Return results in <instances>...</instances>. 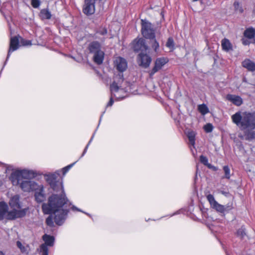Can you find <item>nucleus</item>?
<instances>
[{"label":"nucleus","mask_w":255,"mask_h":255,"mask_svg":"<svg viewBox=\"0 0 255 255\" xmlns=\"http://www.w3.org/2000/svg\"><path fill=\"white\" fill-rule=\"evenodd\" d=\"M227 99L237 106H240L243 104V99L239 96L228 94L227 95Z\"/></svg>","instance_id":"19"},{"label":"nucleus","mask_w":255,"mask_h":255,"mask_svg":"<svg viewBox=\"0 0 255 255\" xmlns=\"http://www.w3.org/2000/svg\"><path fill=\"white\" fill-rule=\"evenodd\" d=\"M114 97V96H111L110 101L107 105V107H111L113 105L114 102V100H113Z\"/></svg>","instance_id":"40"},{"label":"nucleus","mask_w":255,"mask_h":255,"mask_svg":"<svg viewBox=\"0 0 255 255\" xmlns=\"http://www.w3.org/2000/svg\"><path fill=\"white\" fill-rule=\"evenodd\" d=\"M114 67L116 70L119 72L117 74H123L128 68V63L127 60L121 57H117L114 61ZM115 74H116V73ZM115 75H114L115 76Z\"/></svg>","instance_id":"10"},{"label":"nucleus","mask_w":255,"mask_h":255,"mask_svg":"<svg viewBox=\"0 0 255 255\" xmlns=\"http://www.w3.org/2000/svg\"><path fill=\"white\" fill-rule=\"evenodd\" d=\"M87 151V150H86V149H84V151L83 152V153H82L81 156L80 157V158L83 157L85 154V153H86Z\"/></svg>","instance_id":"46"},{"label":"nucleus","mask_w":255,"mask_h":255,"mask_svg":"<svg viewBox=\"0 0 255 255\" xmlns=\"http://www.w3.org/2000/svg\"><path fill=\"white\" fill-rule=\"evenodd\" d=\"M16 246L17 248L20 250V252L22 254H27L28 251L27 250L28 246H24L20 241H18L16 242Z\"/></svg>","instance_id":"27"},{"label":"nucleus","mask_w":255,"mask_h":255,"mask_svg":"<svg viewBox=\"0 0 255 255\" xmlns=\"http://www.w3.org/2000/svg\"><path fill=\"white\" fill-rule=\"evenodd\" d=\"M221 46L223 50L228 52L233 49V46L230 40L227 38H224L221 41Z\"/></svg>","instance_id":"23"},{"label":"nucleus","mask_w":255,"mask_h":255,"mask_svg":"<svg viewBox=\"0 0 255 255\" xmlns=\"http://www.w3.org/2000/svg\"><path fill=\"white\" fill-rule=\"evenodd\" d=\"M234 6L236 11L239 12L240 13H242L243 12L244 10L238 1H235L234 3Z\"/></svg>","instance_id":"32"},{"label":"nucleus","mask_w":255,"mask_h":255,"mask_svg":"<svg viewBox=\"0 0 255 255\" xmlns=\"http://www.w3.org/2000/svg\"><path fill=\"white\" fill-rule=\"evenodd\" d=\"M0 255H5V254L3 252L0 251Z\"/></svg>","instance_id":"49"},{"label":"nucleus","mask_w":255,"mask_h":255,"mask_svg":"<svg viewBox=\"0 0 255 255\" xmlns=\"http://www.w3.org/2000/svg\"><path fill=\"white\" fill-rule=\"evenodd\" d=\"M89 145L87 144V145L86 146V147L85 148V149L87 150L89 147Z\"/></svg>","instance_id":"51"},{"label":"nucleus","mask_w":255,"mask_h":255,"mask_svg":"<svg viewBox=\"0 0 255 255\" xmlns=\"http://www.w3.org/2000/svg\"><path fill=\"white\" fill-rule=\"evenodd\" d=\"M21 43L23 46H28V45H31V41L29 40H25L24 39H22L21 40Z\"/></svg>","instance_id":"37"},{"label":"nucleus","mask_w":255,"mask_h":255,"mask_svg":"<svg viewBox=\"0 0 255 255\" xmlns=\"http://www.w3.org/2000/svg\"><path fill=\"white\" fill-rule=\"evenodd\" d=\"M206 198L210 203L211 207L220 213L225 214L226 212H228L233 208L232 205L228 204L224 206L219 204L216 201L214 196L211 194H208L206 196Z\"/></svg>","instance_id":"6"},{"label":"nucleus","mask_w":255,"mask_h":255,"mask_svg":"<svg viewBox=\"0 0 255 255\" xmlns=\"http://www.w3.org/2000/svg\"><path fill=\"white\" fill-rule=\"evenodd\" d=\"M88 49L90 53L94 54L102 50L101 44L96 41H92L89 43Z\"/></svg>","instance_id":"18"},{"label":"nucleus","mask_w":255,"mask_h":255,"mask_svg":"<svg viewBox=\"0 0 255 255\" xmlns=\"http://www.w3.org/2000/svg\"><path fill=\"white\" fill-rule=\"evenodd\" d=\"M94 135H95V133L93 134L92 137L91 138V139H90L91 141L93 140Z\"/></svg>","instance_id":"50"},{"label":"nucleus","mask_w":255,"mask_h":255,"mask_svg":"<svg viewBox=\"0 0 255 255\" xmlns=\"http://www.w3.org/2000/svg\"><path fill=\"white\" fill-rule=\"evenodd\" d=\"M9 205L12 210H20L21 204L20 202V197L18 195H15L9 200Z\"/></svg>","instance_id":"16"},{"label":"nucleus","mask_w":255,"mask_h":255,"mask_svg":"<svg viewBox=\"0 0 255 255\" xmlns=\"http://www.w3.org/2000/svg\"><path fill=\"white\" fill-rule=\"evenodd\" d=\"M8 207L4 202H0V221L6 219L9 220H13L17 218H20L24 217L29 208H24L20 210H12L8 211Z\"/></svg>","instance_id":"4"},{"label":"nucleus","mask_w":255,"mask_h":255,"mask_svg":"<svg viewBox=\"0 0 255 255\" xmlns=\"http://www.w3.org/2000/svg\"><path fill=\"white\" fill-rule=\"evenodd\" d=\"M208 168L212 169L213 171H216L218 170V167L215 166L211 164L208 165Z\"/></svg>","instance_id":"41"},{"label":"nucleus","mask_w":255,"mask_h":255,"mask_svg":"<svg viewBox=\"0 0 255 255\" xmlns=\"http://www.w3.org/2000/svg\"><path fill=\"white\" fill-rule=\"evenodd\" d=\"M141 34L146 39L155 38V29L151 22L146 19H141Z\"/></svg>","instance_id":"8"},{"label":"nucleus","mask_w":255,"mask_h":255,"mask_svg":"<svg viewBox=\"0 0 255 255\" xmlns=\"http://www.w3.org/2000/svg\"><path fill=\"white\" fill-rule=\"evenodd\" d=\"M39 0H31V5L34 8H37L40 5Z\"/></svg>","instance_id":"38"},{"label":"nucleus","mask_w":255,"mask_h":255,"mask_svg":"<svg viewBox=\"0 0 255 255\" xmlns=\"http://www.w3.org/2000/svg\"><path fill=\"white\" fill-rule=\"evenodd\" d=\"M77 162V161H75V162L63 168L62 169V171L63 173V175H65L68 171L70 169V168Z\"/></svg>","instance_id":"34"},{"label":"nucleus","mask_w":255,"mask_h":255,"mask_svg":"<svg viewBox=\"0 0 255 255\" xmlns=\"http://www.w3.org/2000/svg\"><path fill=\"white\" fill-rule=\"evenodd\" d=\"M237 235L241 239H243L246 236L245 228L244 227H242L237 231Z\"/></svg>","instance_id":"31"},{"label":"nucleus","mask_w":255,"mask_h":255,"mask_svg":"<svg viewBox=\"0 0 255 255\" xmlns=\"http://www.w3.org/2000/svg\"><path fill=\"white\" fill-rule=\"evenodd\" d=\"M150 44L152 47V48L154 50V51L157 53L159 50V44L157 41L156 40L155 38L154 39H149Z\"/></svg>","instance_id":"26"},{"label":"nucleus","mask_w":255,"mask_h":255,"mask_svg":"<svg viewBox=\"0 0 255 255\" xmlns=\"http://www.w3.org/2000/svg\"><path fill=\"white\" fill-rule=\"evenodd\" d=\"M227 255H229L228 253H227Z\"/></svg>","instance_id":"57"},{"label":"nucleus","mask_w":255,"mask_h":255,"mask_svg":"<svg viewBox=\"0 0 255 255\" xmlns=\"http://www.w3.org/2000/svg\"><path fill=\"white\" fill-rule=\"evenodd\" d=\"M96 1L93 0H84L83 12L87 15H91L95 11V3Z\"/></svg>","instance_id":"12"},{"label":"nucleus","mask_w":255,"mask_h":255,"mask_svg":"<svg viewBox=\"0 0 255 255\" xmlns=\"http://www.w3.org/2000/svg\"><path fill=\"white\" fill-rule=\"evenodd\" d=\"M97 33L100 34V35H104L107 33V30L105 28H102L99 29L97 31Z\"/></svg>","instance_id":"39"},{"label":"nucleus","mask_w":255,"mask_h":255,"mask_svg":"<svg viewBox=\"0 0 255 255\" xmlns=\"http://www.w3.org/2000/svg\"><path fill=\"white\" fill-rule=\"evenodd\" d=\"M223 169L225 174L224 176L222 177V179L226 178L227 179H230L231 177V170L228 165L224 166Z\"/></svg>","instance_id":"28"},{"label":"nucleus","mask_w":255,"mask_h":255,"mask_svg":"<svg viewBox=\"0 0 255 255\" xmlns=\"http://www.w3.org/2000/svg\"><path fill=\"white\" fill-rule=\"evenodd\" d=\"M60 171L57 170L52 173L44 175L46 182L51 188L59 194H53L48 198V202L42 205L44 214L50 215L46 219V224L50 227H54V223L62 226L67 218L69 210L67 205L69 202L64 192L63 179L60 178Z\"/></svg>","instance_id":"1"},{"label":"nucleus","mask_w":255,"mask_h":255,"mask_svg":"<svg viewBox=\"0 0 255 255\" xmlns=\"http://www.w3.org/2000/svg\"><path fill=\"white\" fill-rule=\"evenodd\" d=\"M180 213V210L177 211H176V212H174V213H173L172 214H171V215H170V217H172V216H174V215H176L179 214Z\"/></svg>","instance_id":"44"},{"label":"nucleus","mask_w":255,"mask_h":255,"mask_svg":"<svg viewBox=\"0 0 255 255\" xmlns=\"http://www.w3.org/2000/svg\"><path fill=\"white\" fill-rule=\"evenodd\" d=\"M213 126L211 124H207L204 127V129L206 132H210L213 130Z\"/></svg>","instance_id":"36"},{"label":"nucleus","mask_w":255,"mask_h":255,"mask_svg":"<svg viewBox=\"0 0 255 255\" xmlns=\"http://www.w3.org/2000/svg\"><path fill=\"white\" fill-rule=\"evenodd\" d=\"M137 62L139 66L146 68L149 67L151 62V58L147 54V51L141 52L138 54Z\"/></svg>","instance_id":"11"},{"label":"nucleus","mask_w":255,"mask_h":255,"mask_svg":"<svg viewBox=\"0 0 255 255\" xmlns=\"http://www.w3.org/2000/svg\"><path fill=\"white\" fill-rule=\"evenodd\" d=\"M71 209L72 211H73L74 212H76V211L81 212H82V213L85 214L86 215H88V216H89L90 217H91V215L90 214L82 211V210H81L80 209L78 208V207H77L75 205H72L71 207Z\"/></svg>","instance_id":"35"},{"label":"nucleus","mask_w":255,"mask_h":255,"mask_svg":"<svg viewBox=\"0 0 255 255\" xmlns=\"http://www.w3.org/2000/svg\"><path fill=\"white\" fill-rule=\"evenodd\" d=\"M87 151V150H86V149H84V151L83 152V153H82L81 156L80 157V158L83 157L85 154V153H86Z\"/></svg>","instance_id":"47"},{"label":"nucleus","mask_w":255,"mask_h":255,"mask_svg":"<svg viewBox=\"0 0 255 255\" xmlns=\"http://www.w3.org/2000/svg\"><path fill=\"white\" fill-rule=\"evenodd\" d=\"M167 57H160L157 58L154 63V66L151 70L150 75H153L155 73L160 70L168 62Z\"/></svg>","instance_id":"13"},{"label":"nucleus","mask_w":255,"mask_h":255,"mask_svg":"<svg viewBox=\"0 0 255 255\" xmlns=\"http://www.w3.org/2000/svg\"><path fill=\"white\" fill-rule=\"evenodd\" d=\"M7 61H6V60H5V62H4V64L3 66H4L5 65L6 63V62H7ZM3 68H4V67H2V69H3Z\"/></svg>","instance_id":"54"},{"label":"nucleus","mask_w":255,"mask_h":255,"mask_svg":"<svg viewBox=\"0 0 255 255\" xmlns=\"http://www.w3.org/2000/svg\"><path fill=\"white\" fill-rule=\"evenodd\" d=\"M104 52L102 50L94 54L93 60L94 62L98 65L101 64L104 59Z\"/></svg>","instance_id":"21"},{"label":"nucleus","mask_w":255,"mask_h":255,"mask_svg":"<svg viewBox=\"0 0 255 255\" xmlns=\"http://www.w3.org/2000/svg\"><path fill=\"white\" fill-rule=\"evenodd\" d=\"M133 49L134 51H146L148 46L145 44V40L143 38L135 39L133 42Z\"/></svg>","instance_id":"14"},{"label":"nucleus","mask_w":255,"mask_h":255,"mask_svg":"<svg viewBox=\"0 0 255 255\" xmlns=\"http://www.w3.org/2000/svg\"><path fill=\"white\" fill-rule=\"evenodd\" d=\"M36 176V173L31 170H16L11 173L9 179L14 186H17L21 180H30Z\"/></svg>","instance_id":"5"},{"label":"nucleus","mask_w":255,"mask_h":255,"mask_svg":"<svg viewBox=\"0 0 255 255\" xmlns=\"http://www.w3.org/2000/svg\"><path fill=\"white\" fill-rule=\"evenodd\" d=\"M18 185L24 192H30L36 189L38 185L36 182L30 180H21Z\"/></svg>","instance_id":"9"},{"label":"nucleus","mask_w":255,"mask_h":255,"mask_svg":"<svg viewBox=\"0 0 255 255\" xmlns=\"http://www.w3.org/2000/svg\"><path fill=\"white\" fill-rule=\"evenodd\" d=\"M200 161L204 165L206 166L207 167L208 166V165L210 164L208 163V159L207 157L203 155H201L200 156Z\"/></svg>","instance_id":"33"},{"label":"nucleus","mask_w":255,"mask_h":255,"mask_svg":"<svg viewBox=\"0 0 255 255\" xmlns=\"http://www.w3.org/2000/svg\"><path fill=\"white\" fill-rule=\"evenodd\" d=\"M195 1H198V0H193Z\"/></svg>","instance_id":"55"},{"label":"nucleus","mask_w":255,"mask_h":255,"mask_svg":"<svg viewBox=\"0 0 255 255\" xmlns=\"http://www.w3.org/2000/svg\"><path fill=\"white\" fill-rule=\"evenodd\" d=\"M198 109L202 115H205L209 113V109L207 106L205 104L199 105Z\"/></svg>","instance_id":"29"},{"label":"nucleus","mask_w":255,"mask_h":255,"mask_svg":"<svg viewBox=\"0 0 255 255\" xmlns=\"http://www.w3.org/2000/svg\"><path fill=\"white\" fill-rule=\"evenodd\" d=\"M87 151V150H86V149H84V151L83 152V153H82L81 156L80 157V158L83 157L85 154V153H86Z\"/></svg>","instance_id":"45"},{"label":"nucleus","mask_w":255,"mask_h":255,"mask_svg":"<svg viewBox=\"0 0 255 255\" xmlns=\"http://www.w3.org/2000/svg\"><path fill=\"white\" fill-rule=\"evenodd\" d=\"M19 36H14L10 38L9 48L8 51L6 61H7L10 57V55L12 52L16 50L19 47Z\"/></svg>","instance_id":"15"},{"label":"nucleus","mask_w":255,"mask_h":255,"mask_svg":"<svg viewBox=\"0 0 255 255\" xmlns=\"http://www.w3.org/2000/svg\"><path fill=\"white\" fill-rule=\"evenodd\" d=\"M244 36L249 38L252 39L255 35V29L253 27L247 28L244 32Z\"/></svg>","instance_id":"24"},{"label":"nucleus","mask_w":255,"mask_h":255,"mask_svg":"<svg viewBox=\"0 0 255 255\" xmlns=\"http://www.w3.org/2000/svg\"><path fill=\"white\" fill-rule=\"evenodd\" d=\"M196 132L192 130H188L186 132V135L188 137V138L189 141V144L191 146L190 147V149L191 151L192 152V154L193 155H195V153L193 151V148H195V136H196Z\"/></svg>","instance_id":"17"},{"label":"nucleus","mask_w":255,"mask_h":255,"mask_svg":"<svg viewBox=\"0 0 255 255\" xmlns=\"http://www.w3.org/2000/svg\"><path fill=\"white\" fill-rule=\"evenodd\" d=\"M7 61H6V60H5V62H4V64L3 66H4L5 65L6 63V62H7ZM3 68H4V67H2V69H3Z\"/></svg>","instance_id":"53"},{"label":"nucleus","mask_w":255,"mask_h":255,"mask_svg":"<svg viewBox=\"0 0 255 255\" xmlns=\"http://www.w3.org/2000/svg\"><path fill=\"white\" fill-rule=\"evenodd\" d=\"M221 193L223 195H225V196H226V197H228V195H229V193L228 192L224 191H221Z\"/></svg>","instance_id":"43"},{"label":"nucleus","mask_w":255,"mask_h":255,"mask_svg":"<svg viewBox=\"0 0 255 255\" xmlns=\"http://www.w3.org/2000/svg\"><path fill=\"white\" fill-rule=\"evenodd\" d=\"M166 46L168 47L170 51H172L175 49V44L173 39L172 37H169L166 43Z\"/></svg>","instance_id":"30"},{"label":"nucleus","mask_w":255,"mask_h":255,"mask_svg":"<svg viewBox=\"0 0 255 255\" xmlns=\"http://www.w3.org/2000/svg\"><path fill=\"white\" fill-rule=\"evenodd\" d=\"M38 187H39V191L35 193L34 197L37 203H41L45 199V194L44 193L43 186L41 185L39 186H38Z\"/></svg>","instance_id":"20"},{"label":"nucleus","mask_w":255,"mask_h":255,"mask_svg":"<svg viewBox=\"0 0 255 255\" xmlns=\"http://www.w3.org/2000/svg\"><path fill=\"white\" fill-rule=\"evenodd\" d=\"M92 141H91V140H89V141L88 142L87 145H90V143H91Z\"/></svg>","instance_id":"52"},{"label":"nucleus","mask_w":255,"mask_h":255,"mask_svg":"<svg viewBox=\"0 0 255 255\" xmlns=\"http://www.w3.org/2000/svg\"><path fill=\"white\" fill-rule=\"evenodd\" d=\"M232 122L241 130H244L248 139L255 138V112L240 111L236 112L231 117Z\"/></svg>","instance_id":"2"},{"label":"nucleus","mask_w":255,"mask_h":255,"mask_svg":"<svg viewBox=\"0 0 255 255\" xmlns=\"http://www.w3.org/2000/svg\"><path fill=\"white\" fill-rule=\"evenodd\" d=\"M198 171V168L197 166L196 173V175H195V180H196V179L197 178Z\"/></svg>","instance_id":"48"},{"label":"nucleus","mask_w":255,"mask_h":255,"mask_svg":"<svg viewBox=\"0 0 255 255\" xmlns=\"http://www.w3.org/2000/svg\"><path fill=\"white\" fill-rule=\"evenodd\" d=\"M40 16L43 19H49L51 17V14L48 9H43L40 11Z\"/></svg>","instance_id":"25"},{"label":"nucleus","mask_w":255,"mask_h":255,"mask_svg":"<svg viewBox=\"0 0 255 255\" xmlns=\"http://www.w3.org/2000/svg\"><path fill=\"white\" fill-rule=\"evenodd\" d=\"M103 114L102 115H101V119L102 118V117L103 116Z\"/></svg>","instance_id":"56"},{"label":"nucleus","mask_w":255,"mask_h":255,"mask_svg":"<svg viewBox=\"0 0 255 255\" xmlns=\"http://www.w3.org/2000/svg\"><path fill=\"white\" fill-rule=\"evenodd\" d=\"M242 43L245 45H247L249 44L248 40L244 39H242Z\"/></svg>","instance_id":"42"},{"label":"nucleus","mask_w":255,"mask_h":255,"mask_svg":"<svg viewBox=\"0 0 255 255\" xmlns=\"http://www.w3.org/2000/svg\"><path fill=\"white\" fill-rule=\"evenodd\" d=\"M42 240L44 243L42 244L37 251L40 255H48V247H52L54 245L55 238L47 234H44L42 236Z\"/></svg>","instance_id":"7"},{"label":"nucleus","mask_w":255,"mask_h":255,"mask_svg":"<svg viewBox=\"0 0 255 255\" xmlns=\"http://www.w3.org/2000/svg\"><path fill=\"white\" fill-rule=\"evenodd\" d=\"M124 74H115L114 81L110 85L112 96L118 100H122L127 96L128 89L127 87H124Z\"/></svg>","instance_id":"3"},{"label":"nucleus","mask_w":255,"mask_h":255,"mask_svg":"<svg viewBox=\"0 0 255 255\" xmlns=\"http://www.w3.org/2000/svg\"><path fill=\"white\" fill-rule=\"evenodd\" d=\"M242 66L250 71H255V63L250 59H245L242 62Z\"/></svg>","instance_id":"22"}]
</instances>
